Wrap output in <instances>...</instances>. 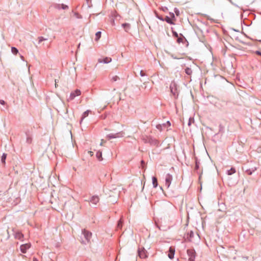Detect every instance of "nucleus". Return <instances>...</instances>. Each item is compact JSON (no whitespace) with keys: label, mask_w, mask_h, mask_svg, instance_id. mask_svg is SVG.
<instances>
[{"label":"nucleus","mask_w":261,"mask_h":261,"mask_svg":"<svg viewBox=\"0 0 261 261\" xmlns=\"http://www.w3.org/2000/svg\"><path fill=\"white\" fill-rule=\"evenodd\" d=\"M156 141L155 140H153L151 138H149V142L150 143V144H156Z\"/></svg>","instance_id":"28"},{"label":"nucleus","mask_w":261,"mask_h":261,"mask_svg":"<svg viewBox=\"0 0 261 261\" xmlns=\"http://www.w3.org/2000/svg\"><path fill=\"white\" fill-rule=\"evenodd\" d=\"M119 79V78L118 76L115 75V76H113V77L112 78V81L113 82H115V81H117Z\"/></svg>","instance_id":"31"},{"label":"nucleus","mask_w":261,"mask_h":261,"mask_svg":"<svg viewBox=\"0 0 261 261\" xmlns=\"http://www.w3.org/2000/svg\"><path fill=\"white\" fill-rule=\"evenodd\" d=\"M243 258H245L246 259H247L248 258V257H247V256H246V257L244 256V257H243Z\"/></svg>","instance_id":"49"},{"label":"nucleus","mask_w":261,"mask_h":261,"mask_svg":"<svg viewBox=\"0 0 261 261\" xmlns=\"http://www.w3.org/2000/svg\"><path fill=\"white\" fill-rule=\"evenodd\" d=\"M164 21H166L169 24H174L173 22L171 20V18L169 16H166L164 19Z\"/></svg>","instance_id":"18"},{"label":"nucleus","mask_w":261,"mask_h":261,"mask_svg":"<svg viewBox=\"0 0 261 261\" xmlns=\"http://www.w3.org/2000/svg\"><path fill=\"white\" fill-rule=\"evenodd\" d=\"M173 35L175 37H178V35L177 32L175 31H172Z\"/></svg>","instance_id":"32"},{"label":"nucleus","mask_w":261,"mask_h":261,"mask_svg":"<svg viewBox=\"0 0 261 261\" xmlns=\"http://www.w3.org/2000/svg\"><path fill=\"white\" fill-rule=\"evenodd\" d=\"M182 40H183L182 38H179L177 39V42L178 43H180V42H181L182 41Z\"/></svg>","instance_id":"39"},{"label":"nucleus","mask_w":261,"mask_h":261,"mask_svg":"<svg viewBox=\"0 0 261 261\" xmlns=\"http://www.w3.org/2000/svg\"><path fill=\"white\" fill-rule=\"evenodd\" d=\"M170 89L171 93L175 98L178 96V92L177 91V86L174 81H172L170 85Z\"/></svg>","instance_id":"2"},{"label":"nucleus","mask_w":261,"mask_h":261,"mask_svg":"<svg viewBox=\"0 0 261 261\" xmlns=\"http://www.w3.org/2000/svg\"><path fill=\"white\" fill-rule=\"evenodd\" d=\"M81 93V92L80 90L76 89L74 90L70 93V96L67 100L69 101L73 99L76 96L80 95Z\"/></svg>","instance_id":"9"},{"label":"nucleus","mask_w":261,"mask_h":261,"mask_svg":"<svg viewBox=\"0 0 261 261\" xmlns=\"http://www.w3.org/2000/svg\"><path fill=\"white\" fill-rule=\"evenodd\" d=\"M39 39V43H40V42H41L42 41H44V40H47V38H44V37H39L38 38Z\"/></svg>","instance_id":"29"},{"label":"nucleus","mask_w":261,"mask_h":261,"mask_svg":"<svg viewBox=\"0 0 261 261\" xmlns=\"http://www.w3.org/2000/svg\"><path fill=\"white\" fill-rule=\"evenodd\" d=\"M171 57L174 58V59H178V58L177 57H175V56H173V55H171Z\"/></svg>","instance_id":"47"},{"label":"nucleus","mask_w":261,"mask_h":261,"mask_svg":"<svg viewBox=\"0 0 261 261\" xmlns=\"http://www.w3.org/2000/svg\"><path fill=\"white\" fill-rule=\"evenodd\" d=\"M85 201H89L93 205H96L99 201V198L97 196H93L89 199H85Z\"/></svg>","instance_id":"6"},{"label":"nucleus","mask_w":261,"mask_h":261,"mask_svg":"<svg viewBox=\"0 0 261 261\" xmlns=\"http://www.w3.org/2000/svg\"><path fill=\"white\" fill-rule=\"evenodd\" d=\"M158 18L160 20H161L162 21H164V19L161 17V16H157Z\"/></svg>","instance_id":"40"},{"label":"nucleus","mask_w":261,"mask_h":261,"mask_svg":"<svg viewBox=\"0 0 261 261\" xmlns=\"http://www.w3.org/2000/svg\"><path fill=\"white\" fill-rule=\"evenodd\" d=\"M66 113H68V111L66 110Z\"/></svg>","instance_id":"52"},{"label":"nucleus","mask_w":261,"mask_h":261,"mask_svg":"<svg viewBox=\"0 0 261 261\" xmlns=\"http://www.w3.org/2000/svg\"><path fill=\"white\" fill-rule=\"evenodd\" d=\"M123 136V133L122 132H120L116 134H108L107 136V138H108L109 140L114 139V138H120L122 137Z\"/></svg>","instance_id":"4"},{"label":"nucleus","mask_w":261,"mask_h":261,"mask_svg":"<svg viewBox=\"0 0 261 261\" xmlns=\"http://www.w3.org/2000/svg\"><path fill=\"white\" fill-rule=\"evenodd\" d=\"M189 235H190V237L191 238H192L194 237V232L192 231H191L190 232Z\"/></svg>","instance_id":"34"},{"label":"nucleus","mask_w":261,"mask_h":261,"mask_svg":"<svg viewBox=\"0 0 261 261\" xmlns=\"http://www.w3.org/2000/svg\"><path fill=\"white\" fill-rule=\"evenodd\" d=\"M172 180V176L171 174H170L169 173L166 174V177H165V185L167 188H168L170 187Z\"/></svg>","instance_id":"8"},{"label":"nucleus","mask_w":261,"mask_h":261,"mask_svg":"<svg viewBox=\"0 0 261 261\" xmlns=\"http://www.w3.org/2000/svg\"><path fill=\"white\" fill-rule=\"evenodd\" d=\"M185 72L187 74L190 75L192 74V70L189 67H186L185 69Z\"/></svg>","instance_id":"21"},{"label":"nucleus","mask_w":261,"mask_h":261,"mask_svg":"<svg viewBox=\"0 0 261 261\" xmlns=\"http://www.w3.org/2000/svg\"><path fill=\"white\" fill-rule=\"evenodd\" d=\"M170 17H171L172 18L175 17V15L173 13H170Z\"/></svg>","instance_id":"41"},{"label":"nucleus","mask_w":261,"mask_h":261,"mask_svg":"<svg viewBox=\"0 0 261 261\" xmlns=\"http://www.w3.org/2000/svg\"><path fill=\"white\" fill-rule=\"evenodd\" d=\"M122 227V221L121 219L119 220L117 224V228L119 229L121 228Z\"/></svg>","instance_id":"27"},{"label":"nucleus","mask_w":261,"mask_h":261,"mask_svg":"<svg viewBox=\"0 0 261 261\" xmlns=\"http://www.w3.org/2000/svg\"><path fill=\"white\" fill-rule=\"evenodd\" d=\"M163 127H166L165 123H163L162 124H159L156 125V128L160 131H161L162 130Z\"/></svg>","instance_id":"22"},{"label":"nucleus","mask_w":261,"mask_h":261,"mask_svg":"<svg viewBox=\"0 0 261 261\" xmlns=\"http://www.w3.org/2000/svg\"><path fill=\"white\" fill-rule=\"evenodd\" d=\"M122 25L126 32L130 29V24L128 23H123Z\"/></svg>","instance_id":"20"},{"label":"nucleus","mask_w":261,"mask_h":261,"mask_svg":"<svg viewBox=\"0 0 261 261\" xmlns=\"http://www.w3.org/2000/svg\"><path fill=\"white\" fill-rule=\"evenodd\" d=\"M12 231L15 239L22 241V239L23 238V234L20 231L17 230L14 228H13Z\"/></svg>","instance_id":"5"},{"label":"nucleus","mask_w":261,"mask_h":261,"mask_svg":"<svg viewBox=\"0 0 261 261\" xmlns=\"http://www.w3.org/2000/svg\"><path fill=\"white\" fill-rule=\"evenodd\" d=\"M141 164H142V165H143V164H144V162L143 161H141Z\"/></svg>","instance_id":"51"},{"label":"nucleus","mask_w":261,"mask_h":261,"mask_svg":"<svg viewBox=\"0 0 261 261\" xmlns=\"http://www.w3.org/2000/svg\"><path fill=\"white\" fill-rule=\"evenodd\" d=\"M73 15L75 16L76 18H80V17L79 16V15L78 13L75 12V13H73Z\"/></svg>","instance_id":"38"},{"label":"nucleus","mask_w":261,"mask_h":261,"mask_svg":"<svg viewBox=\"0 0 261 261\" xmlns=\"http://www.w3.org/2000/svg\"><path fill=\"white\" fill-rule=\"evenodd\" d=\"M113 190L115 191H116L115 192V196L117 197V196H118L119 195V192H120V190H117V188H113L112 189Z\"/></svg>","instance_id":"30"},{"label":"nucleus","mask_w":261,"mask_h":261,"mask_svg":"<svg viewBox=\"0 0 261 261\" xmlns=\"http://www.w3.org/2000/svg\"><path fill=\"white\" fill-rule=\"evenodd\" d=\"M230 3L232 5H234V6L237 7H239V6L238 5H237L236 4H235L234 3H233V2H232V1H231V0H230Z\"/></svg>","instance_id":"35"},{"label":"nucleus","mask_w":261,"mask_h":261,"mask_svg":"<svg viewBox=\"0 0 261 261\" xmlns=\"http://www.w3.org/2000/svg\"><path fill=\"white\" fill-rule=\"evenodd\" d=\"M165 124H166V125H168V126H170V125H171V123H170V121H167L166 123H165Z\"/></svg>","instance_id":"44"},{"label":"nucleus","mask_w":261,"mask_h":261,"mask_svg":"<svg viewBox=\"0 0 261 261\" xmlns=\"http://www.w3.org/2000/svg\"><path fill=\"white\" fill-rule=\"evenodd\" d=\"M11 51L14 55H16L18 53V50L15 47H12Z\"/></svg>","instance_id":"25"},{"label":"nucleus","mask_w":261,"mask_h":261,"mask_svg":"<svg viewBox=\"0 0 261 261\" xmlns=\"http://www.w3.org/2000/svg\"><path fill=\"white\" fill-rule=\"evenodd\" d=\"M140 74L141 76H144L146 75V74L143 72V70L140 71Z\"/></svg>","instance_id":"33"},{"label":"nucleus","mask_w":261,"mask_h":261,"mask_svg":"<svg viewBox=\"0 0 261 261\" xmlns=\"http://www.w3.org/2000/svg\"><path fill=\"white\" fill-rule=\"evenodd\" d=\"M138 255L141 258H145L147 257V251L143 248H139L138 250Z\"/></svg>","instance_id":"7"},{"label":"nucleus","mask_w":261,"mask_h":261,"mask_svg":"<svg viewBox=\"0 0 261 261\" xmlns=\"http://www.w3.org/2000/svg\"><path fill=\"white\" fill-rule=\"evenodd\" d=\"M103 141V140H101V142L100 143V145L102 146V142Z\"/></svg>","instance_id":"50"},{"label":"nucleus","mask_w":261,"mask_h":261,"mask_svg":"<svg viewBox=\"0 0 261 261\" xmlns=\"http://www.w3.org/2000/svg\"><path fill=\"white\" fill-rule=\"evenodd\" d=\"M255 54L257 55H259V56H261V51H259V50H256L255 51Z\"/></svg>","instance_id":"36"},{"label":"nucleus","mask_w":261,"mask_h":261,"mask_svg":"<svg viewBox=\"0 0 261 261\" xmlns=\"http://www.w3.org/2000/svg\"><path fill=\"white\" fill-rule=\"evenodd\" d=\"M96 158H97V159L100 161H102V152L100 151H98L96 153Z\"/></svg>","instance_id":"17"},{"label":"nucleus","mask_w":261,"mask_h":261,"mask_svg":"<svg viewBox=\"0 0 261 261\" xmlns=\"http://www.w3.org/2000/svg\"><path fill=\"white\" fill-rule=\"evenodd\" d=\"M191 118H190V119H189V123H188V125H191Z\"/></svg>","instance_id":"46"},{"label":"nucleus","mask_w":261,"mask_h":261,"mask_svg":"<svg viewBox=\"0 0 261 261\" xmlns=\"http://www.w3.org/2000/svg\"><path fill=\"white\" fill-rule=\"evenodd\" d=\"M101 32L98 31L95 34V40L97 41L101 37Z\"/></svg>","instance_id":"26"},{"label":"nucleus","mask_w":261,"mask_h":261,"mask_svg":"<svg viewBox=\"0 0 261 261\" xmlns=\"http://www.w3.org/2000/svg\"><path fill=\"white\" fill-rule=\"evenodd\" d=\"M26 136H27V141H26L28 144H30L32 142V138L29 134H28L27 133H26Z\"/></svg>","instance_id":"24"},{"label":"nucleus","mask_w":261,"mask_h":261,"mask_svg":"<svg viewBox=\"0 0 261 261\" xmlns=\"http://www.w3.org/2000/svg\"><path fill=\"white\" fill-rule=\"evenodd\" d=\"M6 158H7V154L4 153L1 158V162L3 164H5V163H6Z\"/></svg>","instance_id":"19"},{"label":"nucleus","mask_w":261,"mask_h":261,"mask_svg":"<svg viewBox=\"0 0 261 261\" xmlns=\"http://www.w3.org/2000/svg\"><path fill=\"white\" fill-rule=\"evenodd\" d=\"M54 7L58 9H60L61 8L64 10L65 9V5L64 4H57L54 5Z\"/></svg>","instance_id":"13"},{"label":"nucleus","mask_w":261,"mask_h":261,"mask_svg":"<svg viewBox=\"0 0 261 261\" xmlns=\"http://www.w3.org/2000/svg\"><path fill=\"white\" fill-rule=\"evenodd\" d=\"M0 104L2 105H4L5 104V101L4 100H0Z\"/></svg>","instance_id":"37"},{"label":"nucleus","mask_w":261,"mask_h":261,"mask_svg":"<svg viewBox=\"0 0 261 261\" xmlns=\"http://www.w3.org/2000/svg\"><path fill=\"white\" fill-rule=\"evenodd\" d=\"M92 232L84 229L82 230V233L80 236V242L82 244L87 245L91 243V239L92 238Z\"/></svg>","instance_id":"1"},{"label":"nucleus","mask_w":261,"mask_h":261,"mask_svg":"<svg viewBox=\"0 0 261 261\" xmlns=\"http://www.w3.org/2000/svg\"><path fill=\"white\" fill-rule=\"evenodd\" d=\"M33 260L34 261H38L37 259L36 258H35V257L33 258Z\"/></svg>","instance_id":"48"},{"label":"nucleus","mask_w":261,"mask_h":261,"mask_svg":"<svg viewBox=\"0 0 261 261\" xmlns=\"http://www.w3.org/2000/svg\"><path fill=\"white\" fill-rule=\"evenodd\" d=\"M256 170V167H254V168H252L251 169H247L246 170V172L249 174V175H251L252 174V173L253 172H254L255 170Z\"/></svg>","instance_id":"23"},{"label":"nucleus","mask_w":261,"mask_h":261,"mask_svg":"<svg viewBox=\"0 0 261 261\" xmlns=\"http://www.w3.org/2000/svg\"><path fill=\"white\" fill-rule=\"evenodd\" d=\"M31 247V245L30 244H22L20 247V251L22 253H25L27 252V250L29 249Z\"/></svg>","instance_id":"10"},{"label":"nucleus","mask_w":261,"mask_h":261,"mask_svg":"<svg viewBox=\"0 0 261 261\" xmlns=\"http://www.w3.org/2000/svg\"><path fill=\"white\" fill-rule=\"evenodd\" d=\"M196 169H198L199 168L198 163L197 161H196V165H195Z\"/></svg>","instance_id":"42"},{"label":"nucleus","mask_w":261,"mask_h":261,"mask_svg":"<svg viewBox=\"0 0 261 261\" xmlns=\"http://www.w3.org/2000/svg\"><path fill=\"white\" fill-rule=\"evenodd\" d=\"M175 254V250L171 247L169 248L168 257L170 259H172L174 257V255Z\"/></svg>","instance_id":"12"},{"label":"nucleus","mask_w":261,"mask_h":261,"mask_svg":"<svg viewBox=\"0 0 261 261\" xmlns=\"http://www.w3.org/2000/svg\"><path fill=\"white\" fill-rule=\"evenodd\" d=\"M111 61H112L111 58H109V57H106L103 59H98L99 63H103L105 64L109 63L111 62Z\"/></svg>","instance_id":"11"},{"label":"nucleus","mask_w":261,"mask_h":261,"mask_svg":"<svg viewBox=\"0 0 261 261\" xmlns=\"http://www.w3.org/2000/svg\"><path fill=\"white\" fill-rule=\"evenodd\" d=\"M236 172V169L234 168H231L230 170H228L226 172L227 175H231L232 174Z\"/></svg>","instance_id":"16"},{"label":"nucleus","mask_w":261,"mask_h":261,"mask_svg":"<svg viewBox=\"0 0 261 261\" xmlns=\"http://www.w3.org/2000/svg\"><path fill=\"white\" fill-rule=\"evenodd\" d=\"M187 252L189 257L188 261H195V251L193 249H189L187 250Z\"/></svg>","instance_id":"3"},{"label":"nucleus","mask_w":261,"mask_h":261,"mask_svg":"<svg viewBox=\"0 0 261 261\" xmlns=\"http://www.w3.org/2000/svg\"><path fill=\"white\" fill-rule=\"evenodd\" d=\"M90 112V110H87L86 111H85V112H84V113L82 115V118H81V121H80V123H81V122L83 120V119L86 118V117H87L89 115V113Z\"/></svg>","instance_id":"15"},{"label":"nucleus","mask_w":261,"mask_h":261,"mask_svg":"<svg viewBox=\"0 0 261 261\" xmlns=\"http://www.w3.org/2000/svg\"><path fill=\"white\" fill-rule=\"evenodd\" d=\"M175 12L176 14V15H178L179 13V11H178V10L176 8L175 9Z\"/></svg>","instance_id":"43"},{"label":"nucleus","mask_w":261,"mask_h":261,"mask_svg":"<svg viewBox=\"0 0 261 261\" xmlns=\"http://www.w3.org/2000/svg\"><path fill=\"white\" fill-rule=\"evenodd\" d=\"M20 58L22 60L24 61V57L22 55H20Z\"/></svg>","instance_id":"45"},{"label":"nucleus","mask_w":261,"mask_h":261,"mask_svg":"<svg viewBox=\"0 0 261 261\" xmlns=\"http://www.w3.org/2000/svg\"><path fill=\"white\" fill-rule=\"evenodd\" d=\"M152 181L153 188H156L158 185L157 178L153 176L152 178Z\"/></svg>","instance_id":"14"}]
</instances>
